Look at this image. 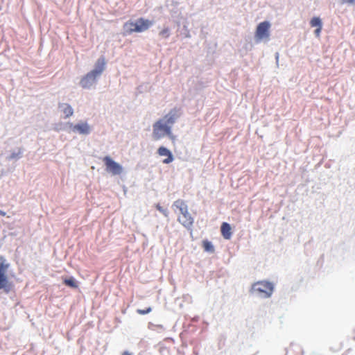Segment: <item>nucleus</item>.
Wrapping results in <instances>:
<instances>
[{
  "label": "nucleus",
  "instance_id": "1",
  "mask_svg": "<svg viewBox=\"0 0 355 355\" xmlns=\"http://www.w3.org/2000/svg\"><path fill=\"white\" fill-rule=\"evenodd\" d=\"M179 116L178 111L176 109H173L168 114L164 116L163 119H159L156 121L153 126V136L154 139L159 140L166 135L173 138L171 132V126L175 123Z\"/></svg>",
  "mask_w": 355,
  "mask_h": 355
},
{
  "label": "nucleus",
  "instance_id": "7",
  "mask_svg": "<svg viewBox=\"0 0 355 355\" xmlns=\"http://www.w3.org/2000/svg\"><path fill=\"white\" fill-rule=\"evenodd\" d=\"M107 172L113 175H120L123 172V167L117 162H114L110 156H105L103 158Z\"/></svg>",
  "mask_w": 355,
  "mask_h": 355
},
{
  "label": "nucleus",
  "instance_id": "22",
  "mask_svg": "<svg viewBox=\"0 0 355 355\" xmlns=\"http://www.w3.org/2000/svg\"><path fill=\"white\" fill-rule=\"evenodd\" d=\"M296 349L298 350V352H299L300 353H301V354L302 353V350L301 347H298V346H296Z\"/></svg>",
  "mask_w": 355,
  "mask_h": 355
},
{
  "label": "nucleus",
  "instance_id": "4",
  "mask_svg": "<svg viewBox=\"0 0 355 355\" xmlns=\"http://www.w3.org/2000/svg\"><path fill=\"white\" fill-rule=\"evenodd\" d=\"M273 284L268 281H259L252 286V292L257 293L262 297H269L273 293Z\"/></svg>",
  "mask_w": 355,
  "mask_h": 355
},
{
  "label": "nucleus",
  "instance_id": "8",
  "mask_svg": "<svg viewBox=\"0 0 355 355\" xmlns=\"http://www.w3.org/2000/svg\"><path fill=\"white\" fill-rule=\"evenodd\" d=\"M137 27L136 28V33H141L147 31L152 25L153 21L140 17L137 19Z\"/></svg>",
  "mask_w": 355,
  "mask_h": 355
},
{
  "label": "nucleus",
  "instance_id": "17",
  "mask_svg": "<svg viewBox=\"0 0 355 355\" xmlns=\"http://www.w3.org/2000/svg\"><path fill=\"white\" fill-rule=\"evenodd\" d=\"M169 28L168 27L163 28L159 32V35L163 38H168L169 37Z\"/></svg>",
  "mask_w": 355,
  "mask_h": 355
},
{
  "label": "nucleus",
  "instance_id": "16",
  "mask_svg": "<svg viewBox=\"0 0 355 355\" xmlns=\"http://www.w3.org/2000/svg\"><path fill=\"white\" fill-rule=\"evenodd\" d=\"M64 284L66 286H68L73 288H76L78 286L77 282H76L73 277H70L69 279H64Z\"/></svg>",
  "mask_w": 355,
  "mask_h": 355
},
{
  "label": "nucleus",
  "instance_id": "21",
  "mask_svg": "<svg viewBox=\"0 0 355 355\" xmlns=\"http://www.w3.org/2000/svg\"><path fill=\"white\" fill-rule=\"evenodd\" d=\"M121 355H132V354H131L130 352H128V351H125L122 353Z\"/></svg>",
  "mask_w": 355,
  "mask_h": 355
},
{
  "label": "nucleus",
  "instance_id": "13",
  "mask_svg": "<svg viewBox=\"0 0 355 355\" xmlns=\"http://www.w3.org/2000/svg\"><path fill=\"white\" fill-rule=\"evenodd\" d=\"M137 27V20L135 21H128L125 22L123 25V28L127 34H132V33H136V28Z\"/></svg>",
  "mask_w": 355,
  "mask_h": 355
},
{
  "label": "nucleus",
  "instance_id": "6",
  "mask_svg": "<svg viewBox=\"0 0 355 355\" xmlns=\"http://www.w3.org/2000/svg\"><path fill=\"white\" fill-rule=\"evenodd\" d=\"M270 24L264 21L258 24L255 31V38L257 42L268 40L270 37Z\"/></svg>",
  "mask_w": 355,
  "mask_h": 355
},
{
  "label": "nucleus",
  "instance_id": "14",
  "mask_svg": "<svg viewBox=\"0 0 355 355\" xmlns=\"http://www.w3.org/2000/svg\"><path fill=\"white\" fill-rule=\"evenodd\" d=\"M59 108L61 109V111L65 115V118H68L73 115V110L70 105L67 103H60Z\"/></svg>",
  "mask_w": 355,
  "mask_h": 355
},
{
  "label": "nucleus",
  "instance_id": "20",
  "mask_svg": "<svg viewBox=\"0 0 355 355\" xmlns=\"http://www.w3.org/2000/svg\"><path fill=\"white\" fill-rule=\"evenodd\" d=\"M344 3H347L349 4H355V0H343Z\"/></svg>",
  "mask_w": 355,
  "mask_h": 355
},
{
  "label": "nucleus",
  "instance_id": "11",
  "mask_svg": "<svg viewBox=\"0 0 355 355\" xmlns=\"http://www.w3.org/2000/svg\"><path fill=\"white\" fill-rule=\"evenodd\" d=\"M72 130L82 135H88L90 132V127L87 123H80L73 125Z\"/></svg>",
  "mask_w": 355,
  "mask_h": 355
},
{
  "label": "nucleus",
  "instance_id": "19",
  "mask_svg": "<svg viewBox=\"0 0 355 355\" xmlns=\"http://www.w3.org/2000/svg\"><path fill=\"white\" fill-rule=\"evenodd\" d=\"M151 307H148L146 309H137V313L140 315H145L149 313L150 312H151Z\"/></svg>",
  "mask_w": 355,
  "mask_h": 355
},
{
  "label": "nucleus",
  "instance_id": "23",
  "mask_svg": "<svg viewBox=\"0 0 355 355\" xmlns=\"http://www.w3.org/2000/svg\"><path fill=\"white\" fill-rule=\"evenodd\" d=\"M0 215L4 216H6V212L0 210Z\"/></svg>",
  "mask_w": 355,
  "mask_h": 355
},
{
  "label": "nucleus",
  "instance_id": "15",
  "mask_svg": "<svg viewBox=\"0 0 355 355\" xmlns=\"http://www.w3.org/2000/svg\"><path fill=\"white\" fill-rule=\"evenodd\" d=\"M202 247H203L205 251H206V252H214V248L212 243L207 240H205L202 241Z\"/></svg>",
  "mask_w": 355,
  "mask_h": 355
},
{
  "label": "nucleus",
  "instance_id": "3",
  "mask_svg": "<svg viewBox=\"0 0 355 355\" xmlns=\"http://www.w3.org/2000/svg\"><path fill=\"white\" fill-rule=\"evenodd\" d=\"M105 66V60L103 57L98 59L96 61L95 68L90 72L87 73L80 80V85L83 88H89L96 82L97 77H98L104 71Z\"/></svg>",
  "mask_w": 355,
  "mask_h": 355
},
{
  "label": "nucleus",
  "instance_id": "18",
  "mask_svg": "<svg viewBox=\"0 0 355 355\" xmlns=\"http://www.w3.org/2000/svg\"><path fill=\"white\" fill-rule=\"evenodd\" d=\"M156 209L161 212L164 216L167 217L168 216V211L167 209H164L159 204H157L155 205Z\"/></svg>",
  "mask_w": 355,
  "mask_h": 355
},
{
  "label": "nucleus",
  "instance_id": "2",
  "mask_svg": "<svg viewBox=\"0 0 355 355\" xmlns=\"http://www.w3.org/2000/svg\"><path fill=\"white\" fill-rule=\"evenodd\" d=\"M172 208L178 214V221L186 228H191L193 224V218L189 212V208L186 202L182 199L175 200Z\"/></svg>",
  "mask_w": 355,
  "mask_h": 355
},
{
  "label": "nucleus",
  "instance_id": "12",
  "mask_svg": "<svg viewBox=\"0 0 355 355\" xmlns=\"http://www.w3.org/2000/svg\"><path fill=\"white\" fill-rule=\"evenodd\" d=\"M220 232L224 239H230L232 232L229 223L225 222L223 223L220 227Z\"/></svg>",
  "mask_w": 355,
  "mask_h": 355
},
{
  "label": "nucleus",
  "instance_id": "10",
  "mask_svg": "<svg viewBox=\"0 0 355 355\" xmlns=\"http://www.w3.org/2000/svg\"><path fill=\"white\" fill-rule=\"evenodd\" d=\"M310 25L311 27H316L314 33L317 37H319L322 28V20L318 17H313L310 21Z\"/></svg>",
  "mask_w": 355,
  "mask_h": 355
},
{
  "label": "nucleus",
  "instance_id": "5",
  "mask_svg": "<svg viewBox=\"0 0 355 355\" xmlns=\"http://www.w3.org/2000/svg\"><path fill=\"white\" fill-rule=\"evenodd\" d=\"M9 266L10 264L6 262L5 258L0 256V291L3 289L6 293H8L11 289V284L6 275Z\"/></svg>",
  "mask_w": 355,
  "mask_h": 355
},
{
  "label": "nucleus",
  "instance_id": "9",
  "mask_svg": "<svg viewBox=\"0 0 355 355\" xmlns=\"http://www.w3.org/2000/svg\"><path fill=\"white\" fill-rule=\"evenodd\" d=\"M157 153L160 156L166 157V158L163 160V163L164 164H169L173 160V157L171 152L164 146H161L158 148Z\"/></svg>",
  "mask_w": 355,
  "mask_h": 355
},
{
  "label": "nucleus",
  "instance_id": "24",
  "mask_svg": "<svg viewBox=\"0 0 355 355\" xmlns=\"http://www.w3.org/2000/svg\"><path fill=\"white\" fill-rule=\"evenodd\" d=\"M11 157H12V158H15V157H16V156H15V154H12Z\"/></svg>",
  "mask_w": 355,
  "mask_h": 355
}]
</instances>
